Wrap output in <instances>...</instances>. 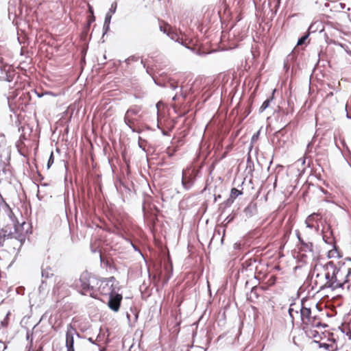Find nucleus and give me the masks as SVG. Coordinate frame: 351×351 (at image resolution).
I'll return each mask as SVG.
<instances>
[{"label":"nucleus","mask_w":351,"mask_h":351,"mask_svg":"<svg viewBox=\"0 0 351 351\" xmlns=\"http://www.w3.org/2000/svg\"><path fill=\"white\" fill-rule=\"evenodd\" d=\"M334 272V269L328 264V262L325 265H316L314 267L311 282L313 287L317 289V291L323 290L326 288H331L330 285L331 275L330 273Z\"/></svg>","instance_id":"nucleus-1"},{"label":"nucleus","mask_w":351,"mask_h":351,"mask_svg":"<svg viewBox=\"0 0 351 351\" xmlns=\"http://www.w3.org/2000/svg\"><path fill=\"white\" fill-rule=\"evenodd\" d=\"M24 243L23 234L14 236L6 226L0 230V248L10 254H16Z\"/></svg>","instance_id":"nucleus-2"},{"label":"nucleus","mask_w":351,"mask_h":351,"mask_svg":"<svg viewBox=\"0 0 351 351\" xmlns=\"http://www.w3.org/2000/svg\"><path fill=\"white\" fill-rule=\"evenodd\" d=\"M328 264L334 269V272L330 273L332 280V282H330L332 289L342 287L350 280L351 262H339L337 265H335L332 261H329Z\"/></svg>","instance_id":"nucleus-3"},{"label":"nucleus","mask_w":351,"mask_h":351,"mask_svg":"<svg viewBox=\"0 0 351 351\" xmlns=\"http://www.w3.org/2000/svg\"><path fill=\"white\" fill-rule=\"evenodd\" d=\"M79 280L77 287L81 294L96 298L97 293L95 285L99 284V279L85 271L81 274Z\"/></svg>","instance_id":"nucleus-4"},{"label":"nucleus","mask_w":351,"mask_h":351,"mask_svg":"<svg viewBox=\"0 0 351 351\" xmlns=\"http://www.w3.org/2000/svg\"><path fill=\"white\" fill-rule=\"evenodd\" d=\"M114 277L112 276L108 278L102 280L99 279V285L97 291H98L101 295H108L114 292Z\"/></svg>","instance_id":"nucleus-5"},{"label":"nucleus","mask_w":351,"mask_h":351,"mask_svg":"<svg viewBox=\"0 0 351 351\" xmlns=\"http://www.w3.org/2000/svg\"><path fill=\"white\" fill-rule=\"evenodd\" d=\"M141 109L137 106L129 108L125 115L124 120L125 123L133 130H135V122L137 120V116Z\"/></svg>","instance_id":"nucleus-6"},{"label":"nucleus","mask_w":351,"mask_h":351,"mask_svg":"<svg viewBox=\"0 0 351 351\" xmlns=\"http://www.w3.org/2000/svg\"><path fill=\"white\" fill-rule=\"evenodd\" d=\"M159 28L161 32L164 34H166L168 36H169L172 40L176 41H179L180 39V36L177 30L173 28L168 23L161 21H159Z\"/></svg>","instance_id":"nucleus-7"},{"label":"nucleus","mask_w":351,"mask_h":351,"mask_svg":"<svg viewBox=\"0 0 351 351\" xmlns=\"http://www.w3.org/2000/svg\"><path fill=\"white\" fill-rule=\"evenodd\" d=\"M77 335V330L71 324H69L66 332V351H75L74 350V335Z\"/></svg>","instance_id":"nucleus-8"},{"label":"nucleus","mask_w":351,"mask_h":351,"mask_svg":"<svg viewBox=\"0 0 351 351\" xmlns=\"http://www.w3.org/2000/svg\"><path fill=\"white\" fill-rule=\"evenodd\" d=\"M122 295L115 292L109 295V300L108 305L110 309L117 312L119 310L121 302L122 300Z\"/></svg>","instance_id":"nucleus-9"},{"label":"nucleus","mask_w":351,"mask_h":351,"mask_svg":"<svg viewBox=\"0 0 351 351\" xmlns=\"http://www.w3.org/2000/svg\"><path fill=\"white\" fill-rule=\"evenodd\" d=\"M299 253L304 257H306L308 255L312 256L313 254V243L311 242H304V240H301Z\"/></svg>","instance_id":"nucleus-10"},{"label":"nucleus","mask_w":351,"mask_h":351,"mask_svg":"<svg viewBox=\"0 0 351 351\" xmlns=\"http://www.w3.org/2000/svg\"><path fill=\"white\" fill-rule=\"evenodd\" d=\"M155 84L164 86L169 85L172 88H175L178 86L177 82L175 80L170 79L167 75L164 76V77H162V80L160 78H155Z\"/></svg>","instance_id":"nucleus-11"},{"label":"nucleus","mask_w":351,"mask_h":351,"mask_svg":"<svg viewBox=\"0 0 351 351\" xmlns=\"http://www.w3.org/2000/svg\"><path fill=\"white\" fill-rule=\"evenodd\" d=\"M320 326H304L303 328L305 330L306 334L310 338L319 339L320 337L319 333L317 330L314 328H319Z\"/></svg>","instance_id":"nucleus-12"},{"label":"nucleus","mask_w":351,"mask_h":351,"mask_svg":"<svg viewBox=\"0 0 351 351\" xmlns=\"http://www.w3.org/2000/svg\"><path fill=\"white\" fill-rule=\"evenodd\" d=\"M26 225L25 222H23L22 223L17 222L16 223H14V232H12L14 236H20L21 234H23L24 241H25L27 232V230H24V226Z\"/></svg>","instance_id":"nucleus-13"},{"label":"nucleus","mask_w":351,"mask_h":351,"mask_svg":"<svg viewBox=\"0 0 351 351\" xmlns=\"http://www.w3.org/2000/svg\"><path fill=\"white\" fill-rule=\"evenodd\" d=\"M301 318L302 321L303 326L308 325L309 326L310 319H308V316L311 314V311L310 308H307L306 306H302L300 310Z\"/></svg>","instance_id":"nucleus-14"},{"label":"nucleus","mask_w":351,"mask_h":351,"mask_svg":"<svg viewBox=\"0 0 351 351\" xmlns=\"http://www.w3.org/2000/svg\"><path fill=\"white\" fill-rule=\"evenodd\" d=\"M156 107L157 108L158 121H159L165 116L166 107L161 102H158Z\"/></svg>","instance_id":"nucleus-15"},{"label":"nucleus","mask_w":351,"mask_h":351,"mask_svg":"<svg viewBox=\"0 0 351 351\" xmlns=\"http://www.w3.org/2000/svg\"><path fill=\"white\" fill-rule=\"evenodd\" d=\"M127 219L125 217H121V219H117L116 221H114V227L117 228V230H125V220Z\"/></svg>","instance_id":"nucleus-16"},{"label":"nucleus","mask_w":351,"mask_h":351,"mask_svg":"<svg viewBox=\"0 0 351 351\" xmlns=\"http://www.w3.org/2000/svg\"><path fill=\"white\" fill-rule=\"evenodd\" d=\"M308 319H310V324L309 326H321L322 325V320L321 318L319 317L317 315L312 316L311 314H310L308 316Z\"/></svg>","instance_id":"nucleus-17"},{"label":"nucleus","mask_w":351,"mask_h":351,"mask_svg":"<svg viewBox=\"0 0 351 351\" xmlns=\"http://www.w3.org/2000/svg\"><path fill=\"white\" fill-rule=\"evenodd\" d=\"M275 91H276V90H274L271 97L267 99L263 103V104L261 105V106L259 108V112H261V113L263 112L266 108H267L269 106L271 101L274 99Z\"/></svg>","instance_id":"nucleus-18"},{"label":"nucleus","mask_w":351,"mask_h":351,"mask_svg":"<svg viewBox=\"0 0 351 351\" xmlns=\"http://www.w3.org/2000/svg\"><path fill=\"white\" fill-rule=\"evenodd\" d=\"M56 285L53 287V292L59 294L60 289L64 288V281L61 278H56Z\"/></svg>","instance_id":"nucleus-19"},{"label":"nucleus","mask_w":351,"mask_h":351,"mask_svg":"<svg viewBox=\"0 0 351 351\" xmlns=\"http://www.w3.org/2000/svg\"><path fill=\"white\" fill-rule=\"evenodd\" d=\"M100 261L107 267H110L112 265V259L101 253L100 254Z\"/></svg>","instance_id":"nucleus-20"},{"label":"nucleus","mask_w":351,"mask_h":351,"mask_svg":"<svg viewBox=\"0 0 351 351\" xmlns=\"http://www.w3.org/2000/svg\"><path fill=\"white\" fill-rule=\"evenodd\" d=\"M319 219H321V216L319 213H313L310 215L306 219V223L308 224V226H313V224H311L310 223L313 222L315 220H318Z\"/></svg>","instance_id":"nucleus-21"},{"label":"nucleus","mask_w":351,"mask_h":351,"mask_svg":"<svg viewBox=\"0 0 351 351\" xmlns=\"http://www.w3.org/2000/svg\"><path fill=\"white\" fill-rule=\"evenodd\" d=\"M152 2L149 0V1L143 0L141 5V10L143 13H146L147 9L151 8Z\"/></svg>","instance_id":"nucleus-22"},{"label":"nucleus","mask_w":351,"mask_h":351,"mask_svg":"<svg viewBox=\"0 0 351 351\" xmlns=\"http://www.w3.org/2000/svg\"><path fill=\"white\" fill-rule=\"evenodd\" d=\"M242 192L236 188H232L230 192V198L232 199H236L239 195H241Z\"/></svg>","instance_id":"nucleus-23"},{"label":"nucleus","mask_w":351,"mask_h":351,"mask_svg":"<svg viewBox=\"0 0 351 351\" xmlns=\"http://www.w3.org/2000/svg\"><path fill=\"white\" fill-rule=\"evenodd\" d=\"M152 208H150V204H148L147 202H145L143 204V211L145 213V215L148 217L149 215H152Z\"/></svg>","instance_id":"nucleus-24"},{"label":"nucleus","mask_w":351,"mask_h":351,"mask_svg":"<svg viewBox=\"0 0 351 351\" xmlns=\"http://www.w3.org/2000/svg\"><path fill=\"white\" fill-rule=\"evenodd\" d=\"M154 243H155V247H158V248H160L161 252L162 254V256L165 258L166 252H167V247H162L160 243L158 242V241H156V239H155Z\"/></svg>","instance_id":"nucleus-25"},{"label":"nucleus","mask_w":351,"mask_h":351,"mask_svg":"<svg viewBox=\"0 0 351 351\" xmlns=\"http://www.w3.org/2000/svg\"><path fill=\"white\" fill-rule=\"evenodd\" d=\"M53 162H54V156H53V152H51L49 158L47 162V169H49L51 167V166L53 164Z\"/></svg>","instance_id":"nucleus-26"},{"label":"nucleus","mask_w":351,"mask_h":351,"mask_svg":"<svg viewBox=\"0 0 351 351\" xmlns=\"http://www.w3.org/2000/svg\"><path fill=\"white\" fill-rule=\"evenodd\" d=\"M182 184L184 186V187L186 188V189L189 188L191 186V185L190 179L186 180V178L185 176H183Z\"/></svg>","instance_id":"nucleus-27"},{"label":"nucleus","mask_w":351,"mask_h":351,"mask_svg":"<svg viewBox=\"0 0 351 351\" xmlns=\"http://www.w3.org/2000/svg\"><path fill=\"white\" fill-rule=\"evenodd\" d=\"M308 37V34L302 36L298 41L297 45H302Z\"/></svg>","instance_id":"nucleus-28"},{"label":"nucleus","mask_w":351,"mask_h":351,"mask_svg":"<svg viewBox=\"0 0 351 351\" xmlns=\"http://www.w3.org/2000/svg\"><path fill=\"white\" fill-rule=\"evenodd\" d=\"M33 351H44L43 350V343L40 342L38 344H36Z\"/></svg>","instance_id":"nucleus-29"},{"label":"nucleus","mask_w":351,"mask_h":351,"mask_svg":"<svg viewBox=\"0 0 351 351\" xmlns=\"http://www.w3.org/2000/svg\"><path fill=\"white\" fill-rule=\"evenodd\" d=\"M141 294H142L143 298L146 299L150 296L151 293H149L148 291H147V288H146L145 290H141Z\"/></svg>","instance_id":"nucleus-30"},{"label":"nucleus","mask_w":351,"mask_h":351,"mask_svg":"<svg viewBox=\"0 0 351 351\" xmlns=\"http://www.w3.org/2000/svg\"><path fill=\"white\" fill-rule=\"evenodd\" d=\"M91 15L88 16V26H89L93 22L95 21V16L93 15V11L91 10Z\"/></svg>","instance_id":"nucleus-31"},{"label":"nucleus","mask_w":351,"mask_h":351,"mask_svg":"<svg viewBox=\"0 0 351 351\" xmlns=\"http://www.w3.org/2000/svg\"><path fill=\"white\" fill-rule=\"evenodd\" d=\"M276 278L274 276H272L269 279V282L270 284H274L275 283V281H276Z\"/></svg>","instance_id":"nucleus-32"},{"label":"nucleus","mask_w":351,"mask_h":351,"mask_svg":"<svg viewBox=\"0 0 351 351\" xmlns=\"http://www.w3.org/2000/svg\"><path fill=\"white\" fill-rule=\"evenodd\" d=\"M110 19H111V16L109 15V14H107L106 16V19H105V23H110Z\"/></svg>","instance_id":"nucleus-33"},{"label":"nucleus","mask_w":351,"mask_h":351,"mask_svg":"<svg viewBox=\"0 0 351 351\" xmlns=\"http://www.w3.org/2000/svg\"><path fill=\"white\" fill-rule=\"evenodd\" d=\"M296 235H297V237L300 241V243L301 242V240H303L301 237V235H300V232L299 230H296Z\"/></svg>","instance_id":"nucleus-34"},{"label":"nucleus","mask_w":351,"mask_h":351,"mask_svg":"<svg viewBox=\"0 0 351 351\" xmlns=\"http://www.w3.org/2000/svg\"><path fill=\"white\" fill-rule=\"evenodd\" d=\"M276 4L275 6V12L277 11V10L278 9L280 4V0H276Z\"/></svg>","instance_id":"nucleus-35"},{"label":"nucleus","mask_w":351,"mask_h":351,"mask_svg":"<svg viewBox=\"0 0 351 351\" xmlns=\"http://www.w3.org/2000/svg\"><path fill=\"white\" fill-rule=\"evenodd\" d=\"M42 274H43V276H45L46 278H48V277H49V274H48V272L47 271V269H44V270H43V271H42Z\"/></svg>","instance_id":"nucleus-36"},{"label":"nucleus","mask_w":351,"mask_h":351,"mask_svg":"<svg viewBox=\"0 0 351 351\" xmlns=\"http://www.w3.org/2000/svg\"><path fill=\"white\" fill-rule=\"evenodd\" d=\"M157 275L158 276L159 278H160V276H162V271L158 272V271H156L155 269V274H154L155 278H156Z\"/></svg>","instance_id":"nucleus-37"},{"label":"nucleus","mask_w":351,"mask_h":351,"mask_svg":"<svg viewBox=\"0 0 351 351\" xmlns=\"http://www.w3.org/2000/svg\"><path fill=\"white\" fill-rule=\"evenodd\" d=\"M0 346L1 347H2L3 349L5 348V346L4 345L3 342H2L1 341H0Z\"/></svg>","instance_id":"nucleus-38"},{"label":"nucleus","mask_w":351,"mask_h":351,"mask_svg":"<svg viewBox=\"0 0 351 351\" xmlns=\"http://www.w3.org/2000/svg\"><path fill=\"white\" fill-rule=\"evenodd\" d=\"M147 73H149V75H150L152 77L153 76L152 72V71H149V68H147Z\"/></svg>","instance_id":"nucleus-39"},{"label":"nucleus","mask_w":351,"mask_h":351,"mask_svg":"<svg viewBox=\"0 0 351 351\" xmlns=\"http://www.w3.org/2000/svg\"><path fill=\"white\" fill-rule=\"evenodd\" d=\"M340 193H341V195L342 196H344V193H343V191H340Z\"/></svg>","instance_id":"nucleus-40"},{"label":"nucleus","mask_w":351,"mask_h":351,"mask_svg":"<svg viewBox=\"0 0 351 351\" xmlns=\"http://www.w3.org/2000/svg\"><path fill=\"white\" fill-rule=\"evenodd\" d=\"M10 215H13V213L11 209H10Z\"/></svg>","instance_id":"nucleus-41"}]
</instances>
